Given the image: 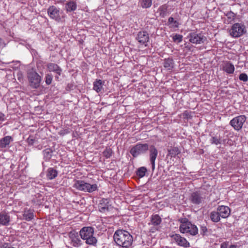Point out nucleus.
Here are the masks:
<instances>
[{"instance_id":"9","label":"nucleus","mask_w":248,"mask_h":248,"mask_svg":"<svg viewBox=\"0 0 248 248\" xmlns=\"http://www.w3.org/2000/svg\"><path fill=\"white\" fill-rule=\"evenodd\" d=\"M247 117L244 115H241L233 118L230 122V124L235 130H240L246 122Z\"/></svg>"},{"instance_id":"19","label":"nucleus","mask_w":248,"mask_h":248,"mask_svg":"<svg viewBox=\"0 0 248 248\" xmlns=\"http://www.w3.org/2000/svg\"><path fill=\"white\" fill-rule=\"evenodd\" d=\"M13 141V138L10 136H7L0 140V148H5L9 147L10 143Z\"/></svg>"},{"instance_id":"1","label":"nucleus","mask_w":248,"mask_h":248,"mask_svg":"<svg viewBox=\"0 0 248 248\" xmlns=\"http://www.w3.org/2000/svg\"><path fill=\"white\" fill-rule=\"evenodd\" d=\"M148 150L150 161L153 171L155 168V161L158 155V151L154 145L150 146L147 143H138L131 147L129 152L133 157H137L141 155L146 154Z\"/></svg>"},{"instance_id":"4","label":"nucleus","mask_w":248,"mask_h":248,"mask_svg":"<svg viewBox=\"0 0 248 248\" xmlns=\"http://www.w3.org/2000/svg\"><path fill=\"white\" fill-rule=\"evenodd\" d=\"M181 224L179 227V230L181 233H188L191 235H196L198 233V229L197 226L192 224L188 219L186 218H181L179 219Z\"/></svg>"},{"instance_id":"13","label":"nucleus","mask_w":248,"mask_h":248,"mask_svg":"<svg viewBox=\"0 0 248 248\" xmlns=\"http://www.w3.org/2000/svg\"><path fill=\"white\" fill-rule=\"evenodd\" d=\"M46 67L49 72H53L56 73L55 79L57 81H59V76L61 75L62 72V68L57 64L51 62L47 63Z\"/></svg>"},{"instance_id":"2","label":"nucleus","mask_w":248,"mask_h":248,"mask_svg":"<svg viewBox=\"0 0 248 248\" xmlns=\"http://www.w3.org/2000/svg\"><path fill=\"white\" fill-rule=\"evenodd\" d=\"M116 244L123 248H129L132 244L133 239L130 233L124 230H117L113 235Z\"/></svg>"},{"instance_id":"6","label":"nucleus","mask_w":248,"mask_h":248,"mask_svg":"<svg viewBox=\"0 0 248 248\" xmlns=\"http://www.w3.org/2000/svg\"><path fill=\"white\" fill-rule=\"evenodd\" d=\"M187 38L189 41L194 44H201L203 43L206 40L205 36L201 32H198L195 31H192L188 33Z\"/></svg>"},{"instance_id":"42","label":"nucleus","mask_w":248,"mask_h":248,"mask_svg":"<svg viewBox=\"0 0 248 248\" xmlns=\"http://www.w3.org/2000/svg\"><path fill=\"white\" fill-rule=\"evenodd\" d=\"M0 248H16L13 247L12 245L9 243H4L1 244L0 246Z\"/></svg>"},{"instance_id":"27","label":"nucleus","mask_w":248,"mask_h":248,"mask_svg":"<svg viewBox=\"0 0 248 248\" xmlns=\"http://www.w3.org/2000/svg\"><path fill=\"white\" fill-rule=\"evenodd\" d=\"M58 171L53 168H50L47 170V177L49 180L54 179L57 176Z\"/></svg>"},{"instance_id":"30","label":"nucleus","mask_w":248,"mask_h":248,"mask_svg":"<svg viewBox=\"0 0 248 248\" xmlns=\"http://www.w3.org/2000/svg\"><path fill=\"white\" fill-rule=\"evenodd\" d=\"M220 216L218 211H213L210 213V218L212 221L215 222H218L220 219Z\"/></svg>"},{"instance_id":"17","label":"nucleus","mask_w":248,"mask_h":248,"mask_svg":"<svg viewBox=\"0 0 248 248\" xmlns=\"http://www.w3.org/2000/svg\"><path fill=\"white\" fill-rule=\"evenodd\" d=\"M217 211L222 218L228 217L231 213L230 208L226 206H219L217 208Z\"/></svg>"},{"instance_id":"31","label":"nucleus","mask_w":248,"mask_h":248,"mask_svg":"<svg viewBox=\"0 0 248 248\" xmlns=\"http://www.w3.org/2000/svg\"><path fill=\"white\" fill-rule=\"evenodd\" d=\"M140 4L142 8H149L151 7L152 5V0H141Z\"/></svg>"},{"instance_id":"41","label":"nucleus","mask_w":248,"mask_h":248,"mask_svg":"<svg viewBox=\"0 0 248 248\" xmlns=\"http://www.w3.org/2000/svg\"><path fill=\"white\" fill-rule=\"evenodd\" d=\"M168 23L169 24L173 23L174 26L175 27H178V22L177 21L174 20V18L172 17H169V18L168 19Z\"/></svg>"},{"instance_id":"5","label":"nucleus","mask_w":248,"mask_h":248,"mask_svg":"<svg viewBox=\"0 0 248 248\" xmlns=\"http://www.w3.org/2000/svg\"><path fill=\"white\" fill-rule=\"evenodd\" d=\"M73 187L77 189L84 192L92 193L97 190L96 184L91 185L82 180H76L73 185Z\"/></svg>"},{"instance_id":"33","label":"nucleus","mask_w":248,"mask_h":248,"mask_svg":"<svg viewBox=\"0 0 248 248\" xmlns=\"http://www.w3.org/2000/svg\"><path fill=\"white\" fill-rule=\"evenodd\" d=\"M112 154V150L110 148H106L103 152V155L106 158H109Z\"/></svg>"},{"instance_id":"36","label":"nucleus","mask_w":248,"mask_h":248,"mask_svg":"<svg viewBox=\"0 0 248 248\" xmlns=\"http://www.w3.org/2000/svg\"><path fill=\"white\" fill-rule=\"evenodd\" d=\"M52 75L51 74H46L45 77V81L47 85H50L52 80Z\"/></svg>"},{"instance_id":"46","label":"nucleus","mask_w":248,"mask_h":248,"mask_svg":"<svg viewBox=\"0 0 248 248\" xmlns=\"http://www.w3.org/2000/svg\"><path fill=\"white\" fill-rule=\"evenodd\" d=\"M237 246L235 245H232L229 246V248H236Z\"/></svg>"},{"instance_id":"20","label":"nucleus","mask_w":248,"mask_h":248,"mask_svg":"<svg viewBox=\"0 0 248 248\" xmlns=\"http://www.w3.org/2000/svg\"><path fill=\"white\" fill-rule=\"evenodd\" d=\"M77 8L76 2L71 0L67 2L65 5V10L67 13L75 11Z\"/></svg>"},{"instance_id":"22","label":"nucleus","mask_w":248,"mask_h":248,"mask_svg":"<svg viewBox=\"0 0 248 248\" xmlns=\"http://www.w3.org/2000/svg\"><path fill=\"white\" fill-rule=\"evenodd\" d=\"M104 81H103L101 79H96L93 83V89L97 93L101 92L103 90V86L104 85Z\"/></svg>"},{"instance_id":"15","label":"nucleus","mask_w":248,"mask_h":248,"mask_svg":"<svg viewBox=\"0 0 248 248\" xmlns=\"http://www.w3.org/2000/svg\"><path fill=\"white\" fill-rule=\"evenodd\" d=\"M189 200L193 204L198 205L202 202L203 198L200 192L195 191L191 193Z\"/></svg>"},{"instance_id":"47","label":"nucleus","mask_w":248,"mask_h":248,"mask_svg":"<svg viewBox=\"0 0 248 248\" xmlns=\"http://www.w3.org/2000/svg\"><path fill=\"white\" fill-rule=\"evenodd\" d=\"M59 2H60V3H63L65 0H59Z\"/></svg>"},{"instance_id":"40","label":"nucleus","mask_w":248,"mask_h":248,"mask_svg":"<svg viewBox=\"0 0 248 248\" xmlns=\"http://www.w3.org/2000/svg\"><path fill=\"white\" fill-rule=\"evenodd\" d=\"M207 231H208V230H207V228L206 226L202 225L201 226L200 232H201V233L202 235H204L206 234Z\"/></svg>"},{"instance_id":"49","label":"nucleus","mask_w":248,"mask_h":248,"mask_svg":"<svg viewBox=\"0 0 248 248\" xmlns=\"http://www.w3.org/2000/svg\"><path fill=\"white\" fill-rule=\"evenodd\" d=\"M18 78V79H19V80H20V77H19Z\"/></svg>"},{"instance_id":"48","label":"nucleus","mask_w":248,"mask_h":248,"mask_svg":"<svg viewBox=\"0 0 248 248\" xmlns=\"http://www.w3.org/2000/svg\"><path fill=\"white\" fill-rule=\"evenodd\" d=\"M185 47L190 49V47H188V46H186Z\"/></svg>"},{"instance_id":"32","label":"nucleus","mask_w":248,"mask_h":248,"mask_svg":"<svg viewBox=\"0 0 248 248\" xmlns=\"http://www.w3.org/2000/svg\"><path fill=\"white\" fill-rule=\"evenodd\" d=\"M172 40L174 42L179 43L183 40V36L181 34H174L172 36Z\"/></svg>"},{"instance_id":"34","label":"nucleus","mask_w":248,"mask_h":248,"mask_svg":"<svg viewBox=\"0 0 248 248\" xmlns=\"http://www.w3.org/2000/svg\"><path fill=\"white\" fill-rule=\"evenodd\" d=\"M210 143L212 144L218 145L221 143V139L217 136L212 137L210 140Z\"/></svg>"},{"instance_id":"26","label":"nucleus","mask_w":248,"mask_h":248,"mask_svg":"<svg viewBox=\"0 0 248 248\" xmlns=\"http://www.w3.org/2000/svg\"><path fill=\"white\" fill-rule=\"evenodd\" d=\"M168 6L166 4H164L160 6L158 9V13L162 17H165L166 16L169 14L168 12Z\"/></svg>"},{"instance_id":"28","label":"nucleus","mask_w":248,"mask_h":248,"mask_svg":"<svg viewBox=\"0 0 248 248\" xmlns=\"http://www.w3.org/2000/svg\"><path fill=\"white\" fill-rule=\"evenodd\" d=\"M161 218L158 215H154L152 216L151 223L154 226H157L160 224Z\"/></svg>"},{"instance_id":"8","label":"nucleus","mask_w":248,"mask_h":248,"mask_svg":"<svg viewBox=\"0 0 248 248\" xmlns=\"http://www.w3.org/2000/svg\"><path fill=\"white\" fill-rule=\"evenodd\" d=\"M28 78L30 86L33 89L38 88L41 80V77L37 72L31 70L28 72Z\"/></svg>"},{"instance_id":"29","label":"nucleus","mask_w":248,"mask_h":248,"mask_svg":"<svg viewBox=\"0 0 248 248\" xmlns=\"http://www.w3.org/2000/svg\"><path fill=\"white\" fill-rule=\"evenodd\" d=\"M147 172V169L145 167L139 168L136 171V175L140 178H142L145 175Z\"/></svg>"},{"instance_id":"10","label":"nucleus","mask_w":248,"mask_h":248,"mask_svg":"<svg viewBox=\"0 0 248 248\" xmlns=\"http://www.w3.org/2000/svg\"><path fill=\"white\" fill-rule=\"evenodd\" d=\"M61 13L60 8L54 5L49 6L47 9L48 15L51 18L57 21L61 20Z\"/></svg>"},{"instance_id":"21","label":"nucleus","mask_w":248,"mask_h":248,"mask_svg":"<svg viewBox=\"0 0 248 248\" xmlns=\"http://www.w3.org/2000/svg\"><path fill=\"white\" fill-rule=\"evenodd\" d=\"M23 218L27 221H30L33 218V211L31 209L25 208L23 214Z\"/></svg>"},{"instance_id":"16","label":"nucleus","mask_w":248,"mask_h":248,"mask_svg":"<svg viewBox=\"0 0 248 248\" xmlns=\"http://www.w3.org/2000/svg\"><path fill=\"white\" fill-rule=\"evenodd\" d=\"M10 217L9 214L5 211L0 213V225L8 226L10 224Z\"/></svg>"},{"instance_id":"18","label":"nucleus","mask_w":248,"mask_h":248,"mask_svg":"<svg viewBox=\"0 0 248 248\" xmlns=\"http://www.w3.org/2000/svg\"><path fill=\"white\" fill-rule=\"evenodd\" d=\"M111 208V206L109 204L108 200L107 199H102L99 205V211L102 213L109 211Z\"/></svg>"},{"instance_id":"3","label":"nucleus","mask_w":248,"mask_h":248,"mask_svg":"<svg viewBox=\"0 0 248 248\" xmlns=\"http://www.w3.org/2000/svg\"><path fill=\"white\" fill-rule=\"evenodd\" d=\"M79 235L85 243L89 245L95 246L97 240L94 235V229L92 227H84L80 232Z\"/></svg>"},{"instance_id":"45","label":"nucleus","mask_w":248,"mask_h":248,"mask_svg":"<svg viewBox=\"0 0 248 248\" xmlns=\"http://www.w3.org/2000/svg\"><path fill=\"white\" fill-rule=\"evenodd\" d=\"M5 120V115L3 113L0 112V121H3Z\"/></svg>"},{"instance_id":"12","label":"nucleus","mask_w":248,"mask_h":248,"mask_svg":"<svg viewBox=\"0 0 248 248\" xmlns=\"http://www.w3.org/2000/svg\"><path fill=\"white\" fill-rule=\"evenodd\" d=\"M172 240L179 246L184 248L189 247V243L186 239L179 234H174L170 236Z\"/></svg>"},{"instance_id":"38","label":"nucleus","mask_w":248,"mask_h":248,"mask_svg":"<svg viewBox=\"0 0 248 248\" xmlns=\"http://www.w3.org/2000/svg\"><path fill=\"white\" fill-rule=\"evenodd\" d=\"M239 79L241 81L247 82L248 80V75L246 73H241L239 76Z\"/></svg>"},{"instance_id":"24","label":"nucleus","mask_w":248,"mask_h":248,"mask_svg":"<svg viewBox=\"0 0 248 248\" xmlns=\"http://www.w3.org/2000/svg\"><path fill=\"white\" fill-rule=\"evenodd\" d=\"M163 66L168 70H171L173 68L174 62L172 58H167L164 60Z\"/></svg>"},{"instance_id":"37","label":"nucleus","mask_w":248,"mask_h":248,"mask_svg":"<svg viewBox=\"0 0 248 248\" xmlns=\"http://www.w3.org/2000/svg\"><path fill=\"white\" fill-rule=\"evenodd\" d=\"M226 16L230 20V21H232L234 19L235 15L232 12L230 11L226 14Z\"/></svg>"},{"instance_id":"7","label":"nucleus","mask_w":248,"mask_h":248,"mask_svg":"<svg viewBox=\"0 0 248 248\" xmlns=\"http://www.w3.org/2000/svg\"><path fill=\"white\" fill-rule=\"evenodd\" d=\"M246 32V28L244 25L241 23H235L230 30V34L234 38H238Z\"/></svg>"},{"instance_id":"25","label":"nucleus","mask_w":248,"mask_h":248,"mask_svg":"<svg viewBox=\"0 0 248 248\" xmlns=\"http://www.w3.org/2000/svg\"><path fill=\"white\" fill-rule=\"evenodd\" d=\"M168 154L167 156H170L171 157H175L180 153L178 148L177 147H170L168 149Z\"/></svg>"},{"instance_id":"39","label":"nucleus","mask_w":248,"mask_h":248,"mask_svg":"<svg viewBox=\"0 0 248 248\" xmlns=\"http://www.w3.org/2000/svg\"><path fill=\"white\" fill-rule=\"evenodd\" d=\"M35 140L33 136H30L27 140V142L29 145H32L33 144Z\"/></svg>"},{"instance_id":"43","label":"nucleus","mask_w":248,"mask_h":248,"mask_svg":"<svg viewBox=\"0 0 248 248\" xmlns=\"http://www.w3.org/2000/svg\"><path fill=\"white\" fill-rule=\"evenodd\" d=\"M220 248H229V242H225L221 244Z\"/></svg>"},{"instance_id":"44","label":"nucleus","mask_w":248,"mask_h":248,"mask_svg":"<svg viewBox=\"0 0 248 248\" xmlns=\"http://www.w3.org/2000/svg\"><path fill=\"white\" fill-rule=\"evenodd\" d=\"M6 44L5 43L4 40L0 38V47H3L5 46Z\"/></svg>"},{"instance_id":"14","label":"nucleus","mask_w":248,"mask_h":248,"mask_svg":"<svg viewBox=\"0 0 248 248\" xmlns=\"http://www.w3.org/2000/svg\"><path fill=\"white\" fill-rule=\"evenodd\" d=\"M136 39L140 44L147 46L149 40V34L146 31H140L138 33Z\"/></svg>"},{"instance_id":"35","label":"nucleus","mask_w":248,"mask_h":248,"mask_svg":"<svg viewBox=\"0 0 248 248\" xmlns=\"http://www.w3.org/2000/svg\"><path fill=\"white\" fill-rule=\"evenodd\" d=\"M43 152V155L47 159H49L51 158L52 151L50 148H47L44 150Z\"/></svg>"},{"instance_id":"23","label":"nucleus","mask_w":248,"mask_h":248,"mask_svg":"<svg viewBox=\"0 0 248 248\" xmlns=\"http://www.w3.org/2000/svg\"><path fill=\"white\" fill-rule=\"evenodd\" d=\"M223 69L228 74H232L234 71V66L231 62H226L224 63Z\"/></svg>"},{"instance_id":"11","label":"nucleus","mask_w":248,"mask_h":248,"mask_svg":"<svg viewBox=\"0 0 248 248\" xmlns=\"http://www.w3.org/2000/svg\"><path fill=\"white\" fill-rule=\"evenodd\" d=\"M80 237L78 232H71L69 233V240L70 245L74 247H80L82 244Z\"/></svg>"}]
</instances>
